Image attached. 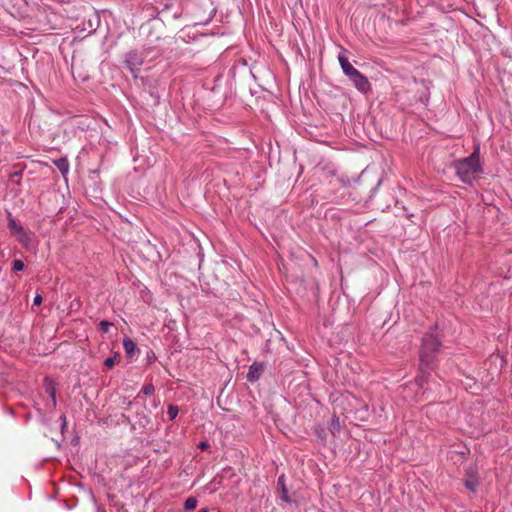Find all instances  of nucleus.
Returning <instances> with one entry per match:
<instances>
[{
  "label": "nucleus",
  "mask_w": 512,
  "mask_h": 512,
  "mask_svg": "<svg viewBox=\"0 0 512 512\" xmlns=\"http://www.w3.org/2000/svg\"><path fill=\"white\" fill-rule=\"evenodd\" d=\"M478 150L474 151L471 156L455 163L457 175L463 182L470 183L475 175L482 170Z\"/></svg>",
  "instance_id": "nucleus-1"
},
{
  "label": "nucleus",
  "mask_w": 512,
  "mask_h": 512,
  "mask_svg": "<svg viewBox=\"0 0 512 512\" xmlns=\"http://www.w3.org/2000/svg\"><path fill=\"white\" fill-rule=\"evenodd\" d=\"M439 346L440 343L435 336L426 335L423 338L419 355L421 368H428L431 365Z\"/></svg>",
  "instance_id": "nucleus-2"
},
{
  "label": "nucleus",
  "mask_w": 512,
  "mask_h": 512,
  "mask_svg": "<svg viewBox=\"0 0 512 512\" xmlns=\"http://www.w3.org/2000/svg\"><path fill=\"white\" fill-rule=\"evenodd\" d=\"M144 63L142 55L137 51H130L125 55V64L131 72L139 70L140 66Z\"/></svg>",
  "instance_id": "nucleus-3"
},
{
  "label": "nucleus",
  "mask_w": 512,
  "mask_h": 512,
  "mask_svg": "<svg viewBox=\"0 0 512 512\" xmlns=\"http://www.w3.org/2000/svg\"><path fill=\"white\" fill-rule=\"evenodd\" d=\"M338 61L342 68L343 73L351 79L354 76H357V73L359 72L356 68L353 67V65L349 62L347 57L344 53H340L338 55Z\"/></svg>",
  "instance_id": "nucleus-4"
},
{
  "label": "nucleus",
  "mask_w": 512,
  "mask_h": 512,
  "mask_svg": "<svg viewBox=\"0 0 512 512\" xmlns=\"http://www.w3.org/2000/svg\"><path fill=\"white\" fill-rule=\"evenodd\" d=\"M350 80L353 82L355 88L361 93L365 94L369 92L371 89V85L367 77L361 74L360 72H358L357 76L352 77Z\"/></svg>",
  "instance_id": "nucleus-5"
},
{
  "label": "nucleus",
  "mask_w": 512,
  "mask_h": 512,
  "mask_svg": "<svg viewBox=\"0 0 512 512\" xmlns=\"http://www.w3.org/2000/svg\"><path fill=\"white\" fill-rule=\"evenodd\" d=\"M464 483L467 489H469L472 492L476 491L479 481L477 477V472L475 471L474 468L470 467L469 469L466 470Z\"/></svg>",
  "instance_id": "nucleus-6"
},
{
  "label": "nucleus",
  "mask_w": 512,
  "mask_h": 512,
  "mask_svg": "<svg viewBox=\"0 0 512 512\" xmlns=\"http://www.w3.org/2000/svg\"><path fill=\"white\" fill-rule=\"evenodd\" d=\"M17 240L26 248L30 246L31 236L22 228L21 232H18L14 235Z\"/></svg>",
  "instance_id": "nucleus-7"
},
{
  "label": "nucleus",
  "mask_w": 512,
  "mask_h": 512,
  "mask_svg": "<svg viewBox=\"0 0 512 512\" xmlns=\"http://www.w3.org/2000/svg\"><path fill=\"white\" fill-rule=\"evenodd\" d=\"M277 484H278V487L281 490V495H280L281 500H283L284 502L290 503L291 499L288 496V491H287V489L285 487L284 476L283 475L278 478Z\"/></svg>",
  "instance_id": "nucleus-8"
},
{
  "label": "nucleus",
  "mask_w": 512,
  "mask_h": 512,
  "mask_svg": "<svg viewBox=\"0 0 512 512\" xmlns=\"http://www.w3.org/2000/svg\"><path fill=\"white\" fill-rule=\"evenodd\" d=\"M55 165L62 174L68 173L69 163H68L67 159L61 158V159L55 161Z\"/></svg>",
  "instance_id": "nucleus-9"
},
{
  "label": "nucleus",
  "mask_w": 512,
  "mask_h": 512,
  "mask_svg": "<svg viewBox=\"0 0 512 512\" xmlns=\"http://www.w3.org/2000/svg\"><path fill=\"white\" fill-rule=\"evenodd\" d=\"M123 347H124L126 353L131 355L136 349V344L130 338H125L123 340Z\"/></svg>",
  "instance_id": "nucleus-10"
},
{
  "label": "nucleus",
  "mask_w": 512,
  "mask_h": 512,
  "mask_svg": "<svg viewBox=\"0 0 512 512\" xmlns=\"http://www.w3.org/2000/svg\"><path fill=\"white\" fill-rule=\"evenodd\" d=\"M8 228L12 232L13 235H15L18 232H21V229L23 228L20 224L16 222L13 218H9L8 220Z\"/></svg>",
  "instance_id": "nucleus-11"
},
{
  "label": "nucleus",
  "mask_w": 512,
  "mask_h": 512,
  "mask_svg": "<svg viewBox=\"0 0 512 512\" xmlns=\"http://www.w3.org/2000/svg\"><path fill=\"white\" fill-rule=\"evenodd\" d=\"M329 430L333 434H335V433L340 431V421H339L338 417H336V416L332 417V419L330 421V424H329Z\"/></svg>",
  "instance_id": "nucleus-12"
},
{
  "label": "nucleus",
  "mask_w": 512,
  "mask_h": 512,
  "mask_svg": "<svg viewBox=\"0 0 512 512\" xmlns=\"http://www.w3.org/2000/svg\"><path fill=\"white\" fill-rule=\"evenodd\" d=\"M197 506V499L194 497H189L184 502V508L188 511L194 510Z\"/></svg>",
  "instance_id": "nucleus-13"
},
{
  "label": "nucleus",
  "mask_w": 512,
  "mask_h": 512,
  "mask_svg": "<svg viewBox=\"0 0 512 512\" xmlns=\"http://www.w3.org/2000/svg\"><path fill=\"white\" fill-rule=\"evenodd\" d=\"M179 409L176 405L170 404L167 409V414L170 420H174L178 415Z\"/></svg>",
  "instance_id": "nucleus-14"
},
{
  "label": "nucleus",
  "mask_w": 512,
  "mask_h": 512,
  "mask_svg": "<svg viewBox=\"0 0 512 512\" xmlns=\"http://www.w3.org/2000/svg\"><path fill=\"white\" fill-rule=\"evenodd\" d=\"M46 391L51 397L53 407H55L56 406V396H55L54 387L51 384H49L46 388Z\"/></svg>",
  "instance_id": "nucleus-15"
},
{
  "label": "nucleus",
  "mask_w": 512,
  "mask_h": 512,
  "mask_svg": "<svg viewBox=\"0 0 512 512\" xmlns=\"http://www.w3.org/2000/svg\"><path fill=\"white\" fill-rule=\"evenodd\" d=\"M248 379L251 381V380H255V379H258L259 377V372H258V369L253 366L250 367V370H249V373H248Z\"/></svg>",
  "instance_id": "nucleus-16"
},
{
  "label": "nucleus",
  "mask_w": 512,
  "mask_h": 512,
  "mask_svg": "<svg viewBox=\"0 0 512 512\" xmlns=\"http://www.w3.org/2000/svg\"><path fill=\"white\" fill-rule=\"evenodd\" d=\"M12 268L14 271H22L24 269V262L20 259H16L13 261Z\"/></svg>",
  "instance_id": "nucleus-17"
},
{
  "label": "nucleus",
  "mask_w": 512,
  "mask_h": 512,
  "mask_svg": "<svg viewBox=\"0 0 512 512\" xmlns=\"http://www.w3.org/2000/svg\"><path fill=\"white\" fill-rule=\"evenodd\" d=\"M155 391V388L153 386V384L149 383V384H146L143 388H142V392L145 394V395H152Z\"/></svg>",
  "instance_id": "nucleus-18"
},
{
  "label": "nucleus",
  "mask_w": 512,
  "mask_h": 512,
  "mask_svg": "<svg viewBox=\"0 0 512 512\" xmlns=\"http://www.w3.org/2000/svg\"><path fill=\"white\" fill-rule=\"evenodd\" d=\"M100 330L104 333L108 332L109 328L112 326L111 322L108 321H101L100 324Z\"/></svg>",
  "instance_id": "nucleus-19"
},
{
  "label": "nucleus",
  "mask_w": 512,
  "mask_h": 512,
  "mask_svg": "<svg viewBox=\"0 0 512 512\" xmlns=\"http://www.w3.org/2000/svg\"><path fill=\"white\" fill-rule=\"evenodd\" d=\"M116 361H117V357H115V356H114V357H108V358L105 360L104 364H105V366H106L107 368H109V369H110V368H112V367L115 365Z\"/></svg>",
  "instance_id": "nucleus-20"
},
{
  "label": "nucleus",
  "mask_w": 512,
  "mask_h": 512,
  "mask_svg": "<svg viewBox=\"0 0 512 512\" xmlns=\"http://www.w3.org/2000/svg\"><path fill=\"white\" fill-rule=\"evenodd\" d=\"M42 303V296L40 294H37L33 299V305L39 306Z\"/></svg>",
  "instance_id": "nucleus-21"
},
{
  "label": "nucleus",
  "mask_w": 512,
  "mask_h": 512,
  "mask_svg": "<svg viewBox=\"0 0 512 512\" xmlns=\"http://www.w3.org/2000/svg\"><path fill=\"white\" fill-rule=\"evenodd\" d=\"M207 446H208V444H207L206 442H201V443L199 444V447H200L201 449H205Z\"/></svg>",
  "instance_id": "nucleus-22"
},
{
  "label": "nucleus",
  "mask_w": 512,
  "mask_h": 512,
  "mask_svg": "<svg viewBox=\"0 0 512 512\" xmlns=\"http://www.w3.org/2000/svg\"><path fill=\"white\" fill-rule=\"evenodd\" d=\"M198 512H209V510L206 508H203V509H200Z\"/></svg>",
  "instance_id": "nucleus-23"
}]
</instances>
